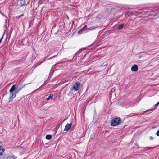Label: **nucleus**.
<instances>
[{"mask_svg": "<svg viewBox=\"0 0 159 159\" xmlns=\"http://www.w3.org/2000/svg\"><path fill=\"white\" fill-rule=\"evenodd\" d=\"M15 89L16 85H14L11 87L9 90V92L10 93L9 96L10 98L9 101H12V100L16 96V94L17 93L15 91Z\"/></svg>", "mask_w": 159, "mask_h": 159, "instance_id": "f257e3e1", "label": "nucleus"}, {"mask_svg": "<svg viewBox=\"0 0 159 159\" xmlns=\"http://www.w3.org/2000/svg\"><path fill=\"white\" fill-rule=\"evenodd\" d=\"M121 121V119L120 117H116L111 120V123L112 126H115L120 124Z\"/></svg>", "mask_w": 159, "mask_h": 159, "instance_id": "f03ea898", "label": "nucleus"}, {"mask_svg": "<svg viewBox=\"0 0 159 159\" xmlns=\"http://www.w3.org/2000/svg\"><path fill=\"white\" fill-rule=\"evenodd\" d=\"M80 87V83L79 82H77L73 84V89L75 91H77L79 89Z\"/></svg>", "mask_w": 159, "mask_h": 159, "instance_id": "7ed1b4c3", "label": "nucleus"}, {"mask_svg": "<svg viewBox=\"0 0 159 159\" xmlns=\"http://www.w3.org/2000/svg\"><path fill=\"white\" fill-rule=\"evenodd\" d=\"M25 85L24 86L21 85H19L16 88L15 91L17 93L18 92L20 91Z\"/></svg>", "mask_w": 159, "mask_h": 159, "instance_id": "20e7f679", "label": "nucleus"}, {"mask_svg": "<svg viewBox=\"0 0 159 159\" xmlns=\"http://www.w3.org/2000/svg\"><path fill=\"white\" fill-rule=\"evenodd\" d=\"M72 125V123L69 124H67L65 126L64 130L68 131L71 128V126Z\"/></svg>", "mask_w": 159, "mask_h": 159, "instance_id": "39448f33", "label": "nucleus"}, {"mask_svg": "<svg viewBox=\"0 0 159 159\" xmlns=\"http://www.w3.org/2000/svg\"><path fill=\"white\" fill-rule=\"evenodd\" d=\"M138 70V66L136 64L134 65L133 66L131 67V70L133 71H137Z\"/></svg>", "mask_w": 159, "mask_h": 159, "instance_id": "423d86ee", "label": "nucleus"}, {"mask_svg": "<svg viewBox=\"0 0 159 159\" xmlns=\"http://www.w3.org/2000/svg\"><path fill=\"white\" fill-rule=\"evenodd\" d=\"M53 96V95L52 94H50V95L47 98L46 100L47 101H48L49 100L52 99Z\"/></svg>", "mask_w": 159, "mask_h": 159, "instance_id": "0eeeda50", "label": "nucleus"}, {"mask_svg": "<svg viewBox=\"0 0 159 159\" xmlns=\"http://www.w3.org/2000/svg\"><path fill=\"white\" fill-rule=\"evenodd\" d=\"M132 15V14H131V12H128L125 14V16L127 18L129 16H130Z\"/></svg>", "mask_w": 159, "mask_h": 159, "instance_id": "6e6552de", "label": "nucleus"}, {"mask_svg": "<svg viewBox=\"0 0 159 159\" xmlns=\"http://www.w3.org/2000/svg\"><path fill=\"white\" fill-rule=\"evenodd\" d=\"M124 26V24H120L118 27V29L120 30L122 29Z\"/></svg>", "mask_w": 159, "mask_h": 159, "instance_id": "1a4fd4ad", "label": "nucleus"}, {"mask_svg": "<svg viewBox=\"0 0 159 159\" xmlns=\"http://www.w3.org/2000/svg\"><path fill=\"white\" fill-rule=\"evenodd\" d=\"M52 138V136L51 135H47L46 136V138L47 139L50 140Z\"/></svg>", "mask_w": 159, "mask_h": 159, "instance_id": "9d476101", "label": "nucleus"}, {"mask_svg": "<svg viewBox=\"0 0 159 159\" xmlns=\"http://www.w3.org/2000/svg\"><path fill=\"white\" fill-rule=\"evenodd\" d=\"M11 158V157L8 156H5V157L3 158V159H10Z\"/></svg>", "mask_w": 159, "mask_h": 159, "instance_id": "9b49d317", "label": "nucleus"}, {"mask_svg": "<svg viewBox=\"0 0 159 159\" xmlns=\"http://www.w3.org/2000/svg\"><path fill=\"white\" fill-rule=\"evenodd\" d=\"M152 148V147H145L144 148L145 149H146V150L147 149H152V148Z\"/></svg>", "mask_w": 159, "mask_h": 159, "instance_id": "f8f14e48", "label": "nucleus"}, {"mask_svg": "<svg viewBox=\"0 0 159 159\" xmlns=\"http://www.w3.org/2000/svg\"><path fill=\"white\" fill-rule=\"evenodd\" d=\"M11 157L12 158L14 159H16L17 158V157L14 155H12L11 156Z\"/></svg>", "mask_w": 159, "mask_h": 159, "instance_id": "ddd939ff", "label": "nucleus"}, {"mask_svg": "<svg viewBox=\"0 0 159 159\" xmlns=\"http://www.w3.org/2000/svg\"><path fill=\"white\" fill-rule=\"evenodd\" d=\"M157 136H159V130H158L156 133Z\"/></svg>", "mask_w": 159, "mask_h": 159, "instance_id": "4468645a", "label": "nucleus"}, {"mask_svg": "<svg viewBox=\"0 0 159 159\" xmlns=\"http://www.w3.org/2000/svg\"><path fill=\"white\" fill-rule=\"evenodd\" d=\"M3 36H4V34L2 36V37L1 38V39H0V43H1V42H2V39H3Z\"/></svg>", "mask_w": 159, "mask_h": 159, "instance_id": "2eb2a0df", "label": "nucleus"}, {"mask_svg": "<svg viewBox=\"0 0 159 159\" xmlns=\"http://www.w3.org/2000/svg\"><path fill=\"white\" fill-rule=\"evenodd\" d=\"M153 137H152L151 136L150 137V140H152L153 139Z\"/></svg>", "mask_w": 159, "mask_h": 159, "instance_id": "dca6fc26", "label": "nucleus"}, {"mask_svg": "<svg viewBox=\"0 0 159 159\" xmlns=\"http://www.w3.org/2000/svg\"><path fill=\"white\" fill-rule=\"evenodd\" d=\"M107 64H106L104 65H101V67H103L104 66H107Z\"/></svg>", "mask_w": 159, "mask_h": 159, "instance_id": "f3484780", "label": "nucleus"}, {"mask_svg": "<svg viewBox=\"0 0 159 159\" xmlns=\"http://www.w3.org/2000/svg\"><path fill=\"white\" fill-rule=\"evenodd\" d=\"M55 65H54V66H52V69H51V70H52V69H53V68H55Z\"/></svg>", "mask_w": 159, "mask_h": 159, "instance_id": "a211bd4d", "label": "nucleus"}, {"mask_svg": "<svg viewBox=\"0 0 159 159\" xmlns=\"http://www.w3.org/2000/svg\"><path fill=\"white\" fill-rule=\"evenodd\" d=\"M56 56H53L52 57H51V58H50V59H52V58H53V57H56Z\"/></svg>", "mask_w": 159, "mask_h": 159, "instance_id": "6ab92c4d", "label": "nucleus"}, {"mask_svg": "<svg viewBox=\"0 0 159 159\" xmlns=\"http://www.w3.org/2000/svg\"><path fill=\"white\" fill-rule=\"evenodd\" d=\"M157 105L156 104H155L154 105V107H156L157 106Z\"/></svg>", "mask_w": 159, "mask_h": 159, "instance_id": "aec40b11", "label": "nucleus"}, {"mask_svg": "<svg viewBox=\"0 0 159 159\" xmlns=\"http://www.w3.org/2000/svg\"><path fill=\"white\" fill-rule=\"evenodd\" d=\"M156 104L157 105H158L159 104V103L158 102L156 103Z\"/></svg>", "mask_w": 159, "mask_h": 159, "instance_id": "412c9836", "label": "nucleus"}, {"mask_svg": "<svg viewBox=\"0 0 159 159\" xmlns=\"http://www.w3.org/2000/svg\"><path fill=\"white\" fill-rule=\"evenodd\" d=\"M55 26H54L53 27V28L54 27H55Z\"/></svg>", "mask_w": 159, "mask_h": 159, "instance_id": "4be33fe9", "label": "nucleus"}, {"mask_svg": "<svg viewBox=\"0 0 159 159\" xmlns=\"http://www.w3.org/2000/svg\"><path fill=\"white\" fill-rule=\"evenodd\" d=\"M158 102H159V101Z\"/></svg>", "mask_w": 159, "mask_h": 159, "instance_id": "5701e85b", "label": "nucleus"}]
</instances>
